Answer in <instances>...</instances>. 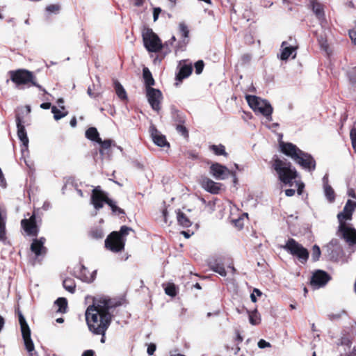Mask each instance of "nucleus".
Returning a JSON list of instances; mask_svg holds the SVG:
<instances>
[{"mask_svg":"<svg viewBox=\"0 0 356 356\" xmlns=\"http://www.w3.org/2000/svg\"><path fill=\"white\" fill-rule=\"evenodd\" d=\"M235 337L234 339V341L237 344L241 343L243 341V337L241 335L239 330L236 329L234 331Z\"/></svg>","mask_w":356,"mask_h":356,"instance_id":"8fccbe9b","label":"nucleus"},{"mask_svg":"<svg viewBox=\"0 0 356 356\" xmlns=\"http://www.w3.org/2000/svg\"><path fill=\"white\" fill-rule=\"evenodd\" d=\"M339 231L341 233L342 237L350 245L356 244V229L350 227L346 222L339 226Z\"/></svg>","mask_w":356,"mask_h":356,"instance_id":"ddd939ff","label":"nucleus"},{"mask_svg":"<svg viewBox=\"0 0 356 356\" xmlns=\"http://www.w3.org/2000/svg\"><path fill=\"white\" fill-rule=\"evenodd\" d=\"M350 137L352 143V146L356 152V128L353 127L350 132Z\"/></svg>","mask_w":356,"mask_h":356,"instance_id":"de8ad7c7","label":"nucleus"},{"mask_svg":"<svg viewBox=\"0 0 356 356\" xmlns=\"http://www.w3.org/2000/svg\"><path fill=\"white\" fill-rule=\"evenodd\" d=\"M112 211V213L113 215L124 217L125 211L124 209L120 208L118 207L114 201H113L111 199L109 202V204H108Z\"/></svg>","mask_w":356,"mask_h":356,"instance_id":"c9c22d12","label":"nucleus"},{"mask_svg":"<svg viewBox=\"0 0 356 356\" xmlns=\"http://www.w3.org/2000/svg\"><path fill=\"white\" fill-rule=\"evenodd\" d=\"M325 195L330 202L335 200V193L331 186L326 184L325 186Z\"/></svg>","mask_w":356,"mask_h":356,"instance_id":"ea45409f","label":"nucleus"},{"mask_svg":"<svg viewBox=\"0 0 356 356\" xmlns=\"http://www.w3.org/2000/svg\"><path fill=\"white\" fill-rule=\"evenodd\" d=\"M100 145L99 153L101 155H104L106 154H108L111 149V147L113 143V140L111 139H106L102 140L101 139V142H97Z\"/></svg>","mask_w":356,"mask_h":356,"instance_id":"7c9ffc66","label":"nucleus"},{"mask_svg":"<svg viewBox=\"0 0 356 356\" xmlns=\"http://www.w3.org/2000/svg\"><path fill=\"white\" fill-rule=\"evenodd\" d=\"M283 248L290 254L296 257L302 264H305L307 263L309 256L308 250L294 238H289Z\"/></svg>","mask_w":356,"mask_h":356,"instance_id":"0eeeda50","label":"nucleus"},{"mask_svg":"<svg viewBox=\"0 0 356 356\" xmlns=\"http://www.w3.org/2000/svg\"><path fill=\"white\" fill-rule=\"evenodd\" d=\"M156 346L154 343H150L148 345L147 352L149 355H154L156 350Z\"/></svg>","mask_w":356,"mask_h":356,"instance_id":"603ef678","label":"nucleus"},{"mask_svg":"<svg viewBox=\"0 0 356 356\" xmlns=\"http://www.w3.org/2000/svg\"><path fill=\"white\" fill-rule=\"evenodd\" d=\"M51 113L54 114V118L56 120H59L61 118L67 115L68 114V112L67 111L64 110L63 111H62L60 109H58L56 106H53L51 107Z\"/></svg>","mask_w":356,"mask_h":356,"instance_id":"4c0bfd02","label":"nucleus"},{"mask_svg":"<svg viewBox=\"0 0 356 356\" xmlns=\"http://www.w3.org/2000/svg\"><path fill=\"white\" fill-rule=\"evenodd\" d=\"M146 96L152 108L159 113L161 108V104L163 99L161 91L154 88H148L146 90Z\"/></svg>","mask_w":356,"mask_h":356,"instance_id":"9d476101","label":"nucleus"},{"mask_svg":"<svg viewBox=\"0 0 356 356\" xmlns=\"http://www.w3.org/2000/svg\"><path fill=\"white\" fill-rule=\"evenodd\" d=\"M209 149L212 151L217 156H227L228 154L225 151V147L223 145H211L209 146Z\"/></svg>","mask_w":356,"mask_h":356,"instance_id":"72a5a7b5","label":"nucleus"},{"mask_svg":"<svg viewBox=\"0 0 356 356\" xmlns=\"http://www.w3.org/2000/svg\"><path fill=\"white\" fill-rule=\"evenodd\" d=\"M95 272L90 273L87 268L83 264H79L78 266V271L76 273V277L81 280L82 282L91 283L95 278Z\"/></svg>","mask_w":356,"mask_h":356,"instance_id":"f3484780","label":"nucleus"},{"mask_svg":"<svg viewBox=\"0 0 356 356\" xmlns=\"http://www.w3.org/2000/svg\"><path fill=\"white\" fill-rule=\"evenodd\" d=\"M245 99L250 107L254 111H258L268 119L271 118L273 107L266 100L261 99L255 95H247Z\"/></svg>","mask_w":356,"mask_h":356,"instance_id":"6e6552de","label":"nucleus"},{"mask_svg":"<svg viewBox=\"0 0 356 356\" xmlns=\"http://www.w3.org/2000/svg\"><path fill=\"white\" fill-rule=\"evenodd\" d=\"M46 241L44 237H40V238H34L31 244L30 249L32 252L35 254L36 257L44 255L47 252V248L44 244Z\"/></svg>","mask_w":356,"mask_h":356,"instance_id":"a211bd4d","label":"nucleus"},{"mask_svg":"<svg viewBox=\"0 0 356 356\" xmlns=\"http://www.w3.org/2000/svg\"><path fill=\"white\" fill-rule=\"evenodd\" d=\"M280 149L281 152L287 156L291 157L303 168L313 171L316 168V161L308 153L300 149L296 145L291 143L280 141Z\"/></svg>","mask_w":356,"mask_h":356,"instance_id":"f03ea898","label":"nucleus"},{"mask_svg":"<svg viewBox=\"0 0 356 356\" xmlns=\"http://www.w3.org/2000/svg\"><path fill=\"white\" fill-rule=\"evenodd\" d=\"M258 346L260 348H265L270 347L271 345L269 342L265 341L264 339H260L258 342Z\"/></svg>","mask_w":356,"mask_h":356,"instance_id":"3c124183","label":"nucleus"},{"mask_svg":"<svg viewBox=\"0 0 356 356\" xmlns=\"http://www.w3.org/2000/svg\"><path fill=\"white\" fill-rule=\"evenodd\" d=\"M113 307L111 300L100 299L94 301L86 311V321L88 330L92 334H103L107 330L111 322L113 315L110 309Z\"/></svg>","mask_w":356,"mask_h":356,"instance_id":"f257e3e1","label":"nucleus"},{"mask_svg":"<svg viewBox=\"0 0 356 356\" xmlns=\"http://www.w3.org/2000/svg\"><path fill=\"white\" fill-rule=\"evenodd\" d=\"M201 185L204 189L212 194H218L221 190L222 184L215 182L208 177H202Z\"/></svg>","mask_w":356,"mask_h":356,"instance_id":"6ab92c4d","label":"nucleus"},{"mask_svg":"<svg viewBox=\"0 0 356 356\" xmlns=\"http://www.w3.org/2000/svg\"><path fill=\"white\" fill-rule=\"evenodd\" d=\"M209 266L213 271L218 273L221 276L225 277L227 275V272L224 267V264L218 262L217 260L210 261Z\"/></svg>","mask_w":356,"mask_h":356,"instance_id":"393cba45","label":"nucleus"},{"mask_svg":"<svg viewBox=\"0 0 356 356\" xmlns=\"http://www.w3.org/2000/svg\"><path fill=\"white\" fill-rule=\"evenodd\" d=\"M10 79L17 88H30L34 86L40 90L47 92L46 90L37 81V78L33 72L26 69H18L9 72Z\"/></svg>","mask_w":356,"mask_h":356,"instance_id":"20e7f679","label":"nucleus"},{"mask_svg":"<svg viewBox=\"0 0 356 356\" xmlns=\"http://www.w3.org/2000/svg\"><path fill=\"white\" fill-rule=\"evenodd\" d=\"M131 231H134L131 227L123 225L120 231H113L111 232L105 240V248L112 252L118 253L124 250L126 236Z\"/></svg>","mask_w":356,"mask_h":356,"instance_id":"39448f33","label":"nucleus"},{"mask_svg":"<svg viewBox=\"0 0 356 356\" xmlns=\"http://www.w3.org/2000/svg\"><path fill=\"white\" fill-rule=\"evenodd\" d=\"M354 209L355 202L350 200H348L345 207H343V211L339 213L337 215L339 225H341L343 222H346V220L352 219Z\"/></svg>","mask_w":356,"mask_h":356,"instance_id":"2eb2a0df","label":"nucleus"},{"mask_svg":"<svg viewBox=\"0 0 356 356\" xmlns=\"http://www.w3.org/2000/svg\"><path fill=\"white\" fill-rule=\"evenodd\" d=\"M161 13V8H154V10H153V18H154V21H156L159 18V14Z\"/></svg>","mask_w":356,"mask_h":356,"instance_id":"864d4df0","label":"nucleus"},{"mask_svg":"<svg viewBox=\"0 0 356 356\" xmlns=\"http://www.w3.org/2000/svg\"><path fill=\"white\" fill-rule=\"evenodd\" d=\"M311 6L312 11L315 13L316 16L318 19H321L324 17V11L322 4L316 0H312L311 1Z\"/></svg>","mask_w":356,"mask_h":356,"instance_id":"c756f323","label":"nucleus"},{"mask_svg":"<svg viewBox=\"0 0 356 356\" xmlns=\"http://www.w3.org/2000/svg\"><path fill=\"white\" fill-rule=\"evenodd\" d=\"M143 77L145 89L153 88L152 86L155 85V81L152 76V72L147 67H144L143 69Z\"/></svg>","mask_w":356,"mask_h":356,"instance_id":"5701e85b","label":"nucleus"},{"mask_svg":"<svg viewBox=\"0 0 356 356\" xmlns=\"http://www.w3.org/2000/svg\"><path fill=\"white\" fill-rule=\"evenodd\" d=\"M95 351L92 350H85L81 356H95Z\"/></svg>","mask_w":356,"mask_h":356,"instance_id":"13d9d810","label":"nucleus"},{"mask_svg":"<svg viewBox=\"0 0 356 356\" xmlns=\"http://www.w3.org/2000/svg\"><path fill=\"white\" fill-rule=\"evenodd\" d=\"M111 199L107 193L101 189L99 186L92 189L90 196V202L96 210L103 208L104 204H108Z\"/></svg>","mask_w":356,"mask_h":356,"instance_id":"1a4fd4ad","label":"nucleus"},{"mask_svg":"<svg viewBox=\"0 0 356 356\" xmlns=\"http://www.w3.org/2000/svg\"><path fill=\"white\" fill-rule=\"evenodd\" d=\"M349 81L353 84L356 83V67L352 68L348 73Z\"/></svg>","mask_w":356,"mask_h":356,"instance_id":"09e8293b","label":"nucleus"},{"mask_svg":"<svg viewBox=\"0 0 356 356\" xmlns=\"http://www.w3.org/2000/svg\"><path fill=\"white\" fill-rule=\"evenodd\" d=\"M51 104L49 102H44L40 104V108L43 109H49L50 108H51Z\"/></svg>","mask_w":356,"mask_h":356,"instance_id":"680f3d73","label":"nucleus"},{"mask_svg":"<svg viewBox=\"0 0 356 356\" xmlns=\"http://www.w3.org/2000/svg\"><path fill=\"white\" fill-rule=\"evenodd\" d=\"M176 41V38L175 36L172 35V38L167 42H165L164 44H163V47H168V42H170V46H172L173 44V43Z\"/></svg>","mask_w":356,"mask_h":356,"instance_id":"4d7b16f0","label":"nucleus"},{"mask_svg":"<svg viewBox=\"0 0 356 356\" xmlns=\"http://www.w3.org/2000/svg\"><path fill=\"white\" fill-rule=\"evenodd\" d=\"M56 305L58 307V312L65 313L67 307V301L65 298H58L56 302Z\"/></svg>","mask_w":356,"mask_h":356,"instance_id":"58836bf2","label":"nucleus"},{"mask_svg":"<svg viewBox=\"0 0 356 356\" xmlns=\"http://www.w3.org/2000/svg\"><path fill=\"white\" fill-rule=\"evenodd\" d=\"M171 114L173 121L175 122V124L185 123V115L179 110H177L175 106H171Z\"/></svg>","mask_w":356,"mask_h":356,"instance_id":"a878e982","label":"nucleus"},{"mask_svg":"<svg viewBox=\"0 0 356 356\" xmlns=\"http://www.w3.org/2000/svg\"><path fill=\"white\" fill-rule=\"evenodd\" d=\"M177 218L179 225L184 227H189L192 225V222L190 220V219L186 216V215L184 213H183L181 211H179L177 212Z\"/></svg>","mask_w":356,"mask_h":356,"instance_id":"2f4dec72","label":"nucleus"},{"mask_svg":"<svg viewBox=\"0 0 356 356\" xmlns=\"http://www.w3.org/2000/svg\"><path fill=\"white\" fill-rule=\"evenodd\" d=\"M21 226L30 236H37L39 232V227L36 222V217L33 213L29 219H22Z\"/></svg>","mask_w":356,"mask_h":356,"instance_id":"f8f14e48","label":"nucleus"},{"mask_svg":"<svg viewBox=\"0 0 356 356\" xmlns=\"http://www.w3.org/2000/svg\"><path fill=\"white\" fill-rule=\"evenodd\" d=\"M179 31L181 34V38H183V42L186 44L188 41V35H189V30L187 26V25L184 23L181 22L179 24Z\"/></svg>","mask_w":356,"mask_h":356,"instance_id":"f704fd0d","label":"nucleus"},{"mask_svg":"<svg viewBox=\"0 0 356 356\" xmlns=\"http://www.w3.org/2000/svg\"><path fill=\"white\" fill-rule=\"evenodd\" d=\"M63 286L65 290L71 293H74L76 291V283L74 280L72 278H65L63 282Z\"/></svg>","mask_w":356,"mask_h":356,"instance_id":"473e14b6","label":"nucleus"},{"mask_svg":"<svg viewBox=\"0 0 356 356\" xmlns=\"http://www.w3.org/2000/svg\"><path fill=\"white\" fill-rule=\"evenodd\" d=\"M16 123L17 127V136L22 143L25 148H27L29 145V138L27 137L26 131L24 126L22 124V121L19 115L16 116Z\"/></svg>","mask_w":356,"mask_h":356,"instance_id":"aec40b11","label":"nucleus"},{"mask_svg":"<svg viewBox=\"0 0 356 356\" xmlns=\"http://www.w3.org/2000/svg\"><path fill=\"white\" fill-rule=\"evenodd\" d=\"M70 125H71L72 127H76V126L77 121H76V117H74H74L71 119V120H70Z\"/></svg>","mask_w":356,"mask_h":356,"instance_id":"338daca9","label":"nucleus"},{"mask_svg":"<svg viewBox=\"0 0 356 356\" xmlns=\"http://www.w3.org/2000/svg\"><path fill=\"white\" fill-rule=\"evenodd\" d=\"M107 330H104L103 334H94L95 335H101V343H105V341H106V332Z\"/></svg>","mask_w":356,"mask_h":356,"instance_id":"0e129e2a","label":"nucleus"},{"mask_svg":"<svg viewBox=\"0 0 356 356\" xmlns=\"http://www.w3.org/2000/svg\"><path fill=\"white\" fill-rule=\"evenodd\" d=\"M133 1H134V5L135 6L140 7L143 5L145 0H133Z\"/></svg>","mask_w":356,"mask_h":356,"instance_id":"e2e57ef3","label":"nucleus"},{"mask_svg":"<svg viewBox=\"0 0 356 356\" xmlns=\"http://www.w3.org/2000/svg\"><path fill=\"white\" fill-rule=\"evenodd\" d=\"M60 6L58 4H50L48 5L45 10L49 13H57L59 12Z\"/></svg>","mask_w":356,"mask_h":356,"instance_id":"a18cd8bd","label":"nucleus"},{"mask_svg":"<svg viewBox=\"0 0 356 356\" xmlns=\"http://www.w3.org/2000/svg\"><path fill=\"white\" fill-rule=\"evenodd\" d=\"M86 137L95 142H101V138L99 137V132L95 127H90L86 131Z\"/></svg>","mask_w":356,"mask_h":356,"instance_id":"c85d7f7f","label":"nucleus"},{"mask_svg":"<svg viewBox=\"0 0 356 356\" xmlns=\"http://www.w3.org/2000/svg\"><path fill=\"white\" fill-rule=\"evenodd\" d=\"M165 293L171 297L176 296L177 289L175 285L173 283H169L165 288Z\"/></svg>","mask_w":356,"mask_h":356,"instance_id":"37998d69","label":"nucleus"},{"mask_svg":"<svg viewBox=\"0 0 356 356\" xmlns=\"http://www.w3.org/2000/svg\"><path fill=\"white\" fill-rule=\"evenodd\" d=\"M113 85L115 93L118 95V97L122 101L127 100V92L124 87L122 86V84L118 81L115 80L114 81Z\"/></svg>","mask_w":356,"mask_h":356,"instance_id":"bb28decb","label":"nucleus"},{"mask_svg":"<svg viewBox=\"0 0 356 356\" xmlns=\"http://www.w3.org/2000/svg\"><path fill=\"white\" fill-rule=\"evenodd\" d=\"M187 155H188V158H191L193 159H197L198 158L197 154H196L195 153H194L193 152H187Z\"/></svg>","mask_w":356,"mask_h":356,"instance_id":"69168bd1","label":"nucleus"},{"mask_svg":"<svg viewBox=\"0 0 356 356\" xmlns=\"http://www.w3.org/2000/svg\"><path fill=\"white\" fill-rule=\"evenodd\" d=\"M249 321L250 323L253 325H259L261 322V316L257 309L252 312H249Z\"/></svg>","mask_w":356,"mask_h":356,"instance_id":"e433bc0d","label":"nucleus"},{"mask_svg":"<svg viewBox=\"0 0 356 356\" xmlns=\"http://www.w3.org/2000/svg\"><path fill=\"white\" fill-rule=\"evenodd\" d=\"M26 350L28 351L29 356H38V353L35 350L34 344L33 343L32 348H29L27 346H25Z\"/></svg>","mask_w":356,"mask_h":356,"instance_id":"5fc2aeb1","label":"nucleus"},{"mask_svg":"<svg viewBox=\"0 0 356 356\" xmlns=\"http://www.w3.org/2000/svg\"><path fill=\"white\" fill-rule=\"evenodd\" d=\"M145 47L149 52H159L163 44L159 37L150 28H145L142 33Z\"/></svg>","mask_w":356,"mask_h":356,"instance_id":"423d86ee","label":"nucleus"},{"mask_svg":"<svg viewBox=\"0 0 356 356\" xmlns=\"http://www.w3.org/2000/svg\"><path fill=\"white\" fill-rule=\"evenodd\" d=\"M252 292H253V293H254L257 296L260 297V296H262V292H261L259 289H257V288H254V289H253V291H252Z\"/></svg>","mask_w":356,"mask_h":356,"instance_id":"774afa93","label":"nucleus"},{"mask_svg":"<svg viewBox=\"0 0 356 356\" xmlns=\"http://www.w3.org/2000/svg\"><path fill=\"white\" fill-rule=\"evenodd\" d=\"M271 168L276 172L279 179L284 184L292 186L293 180L296 179L298 173L294 168H292L291 162L282 160L275 155L270 162Z\"/></svg>","mask_w":356,"mask_h":356,"instance_id":"7ed1b4c3","label":"nucleus"},{"mask_svg":"<svg viewBox=\"0 0 356 356\" xmlns=\"http://www.w3.org/2000/svg\"><path fill=\"white\" fill-rule=\"evenodd\" d=\"M210 173L217 179H224L231 174V171L226 166L214 163L210 166Z\"/></svg>","mask_w":356,"mask_h":356,"instance_id":"4468645a","label":"nucleus"},{"mask_svg":"<svg viewBox=\"0 0 356 356\" xmlns=\"http://www.w3.org/2000/svg\"><path fill=\"white\" fill-rule=\"evenodd\" d=\"M295 193H296V191H295L294 189H291L290 188V189H286L285 191V194L288 197H291V196L294 195Z\"/></svg>","mask_w":356,"mask_h":356,"instance_id":"052dcab7","label":"nucleus"},{"mask_svg":"<svg viewBox=\"0 0 356 356\" xmlns=\"http://www.w3.org/2000/svg\"><path fill=\"white\" fill-rule=\"evenodd\" d=\"M149 132L153 142L159 147L170 146L166 138L163 135L154 125L149 127Z\"/></svg>","mask_w":356,"mask_h":356,"instance_id":"dca6fc26","label":"nucleus"},{"mask_svg":"<svg viewBox=\"0 0 356 356\" xmlns=\"http://www.w3.org/2000/svg\"><path fill=\"white\" fill-rule=\"evenodd\" d=\"M321 255V251L318 245H313L312 248V260L316 262L319 260Z\"/></svg>","mask_w":356,"mask_h":356,"instance_id":"79ce46f5","label":"nucleus"},{"mask_svg":"<svg viewBox=\"0 0 356 356\" xmlns=\"http://www.w3.org/2000/svg\"><path fill=\"white\" fill-rule=\"evenodd\" d=\"M332 279L331 276L323 270H316L313 273L310 280L312 286L320 288L325 286Z\"/></svg>","mask_w":356,"mask_h":356,"instance_id":"9b49d317","label":"nucleus"},{"mask_svg":"<svg viewBox=\"0 0 356 356\" xmlns=\"http://www.w3.org/2000/svg\"><path fill=\"white\" fill-rule=\"evenodd\" d=\"M22 338L24 340V346L29 348L33 346V341L31 338V330L27 323L20 325Z\"/></svg>","mask_w":356,"mask_h":356,"instance_id":"4be33fe9","label":"nucleus"},{"mask_svg":"<svg viewBox=\"0 0 356 356\" xmlns=\"http://www.w3.org/2000/svg\"><path fill=\"white\" fill-rule=\"evenodd\" d=\"M6 239V216H3V211L0 207V241L4 242Z\"/></svg>","mask_w":356,"mask_h":356,"instance_id":"cd10ccee","label":"nucleus"},{"mask_svg":"<svg viewBox=\"0 0 356 356\" xmlns=\"http://www.w3.org/2000/svg\"><path fill=\"white\" fill-rule=\"evenodd\" d=\"M184 124L185 123L177 124H175V128L178 133H179L185 138L188 139L189 138V133L188 129L185 127Z\"/></svg>","mask_w":356,"mask_h":356,"instance_id":"a19ab883","label":"nucleus"},{"mask_svg":"<svg viewBox=\"0 0 356 356\" xmlns=\"http://www.w3.org/2000/svg\"><path fill=\"white\" fill-rule=\"evenodd\" d=\"M194 67L195 70V73L197 74H200L204 70V63L202 60H199L196 63H195Z\"/></svg>","mask_w":356,"mask_h":356,"instance_id":"c03bdc74","label":"nucleus"},{"mask_svg":"<svg viewBox=\"0 0 356 356\" xmlns=\"http://www.w3.org/2000/svg\"><path fill=\"white\" fill-rule=\"evenodd\" d=\"M348 195L349 197L355 199L356 198V193L355 192V190L353 188H348Z\"/></svg>","mask_w":356,"mask_h":356,"instance_id":"bf43d9fd","label":"nucleus"},{"mask_svg":"<svg viewBox=\"0 0 356 356\" xmlns=\"http://www.w3.org/2000/svg\"><path fill=\"white\" fill-rule=\"evenodd\" d=\"M17 313L19 325L26 323V319L24 317L23 314L21 313V312L18 310Z\"/></svg>","mask_w":356,"mask_h":356,"instance_id":"6e6d98bb","label":"nucleus"},{"mask_svg":"<svg viewBox=\"0 0 356 356\" xmlns=\"http://www.w3.org/2000/svg\"><path fill=\"white\" fill-rule=\"evenodd\" d=\"M193 72V67L191 64H184L179 67L178 73L176 74L175 79L179 83L188 77Z\"/></svg>","mask_w":356,"mask_h":356,"instance_id":"412c9836","label":"nucleus"},{"mask_svg":"<svg viewBox=\"0 0 356 356\" xmlns=\"http://www.w3.org/2000/svg\"><path fill=\"white\" fill-rule=\"evenodd\" d=\"M288 43L286 41L282 42L281 48L282 52L280 55V59L282 60H286L294 52L296 49V47L289 46L288 47Z\"/></svg>","mask_w":356,"mask_h":356,"instance_id":"b1692460","label":"nucleus"},{"mask_svg":"<svg viewBox=\"0 0 356 356\" xmlns=\"http://www.w3.org/2000/svg\"><path fill=\"white\" fill-rule=\"evenodd\" d=\"M90 235L92 238L99 239L104 236L103 231L100 229L95 228L90 232Z\"/></svg>","mask_w":356,"mask_h":356,"instance_id":"49530a36","label":"nucleus"}]
</instances>
